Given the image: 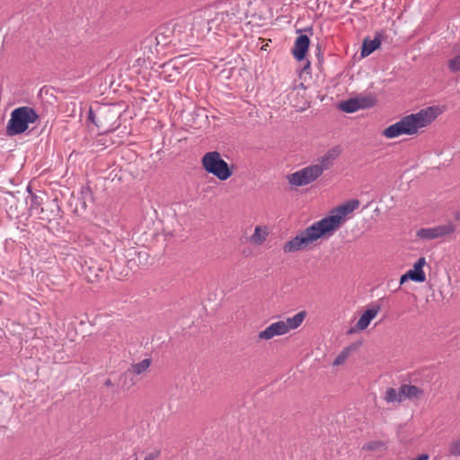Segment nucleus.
Here are the masks:
<instances>
[{
	"label": "nucleus",
	"mask_w": 460,
	"mask_h": 460,
	"mask_svg": "<svg viewBox=\"0 0 460 460\" xmlns=\"http://www.w3.org/2000/svg\"><path fill=\"white\" fill-rule=\"evenodd\" d=\"M359 206L358 199H350L338 206L332 214L314 223L299 234L287 242L283 247L285 252H294L307 247L314 241L326 234H331L340 227L343 218L357 209Z\"/></svg>",
	"instance_id": "f257e3e1"
},
{
	"label": "nucleus",
	"mask_w": 460,
	"mask_h": 460,
	"mask_svg": "<svg viewBox=\"0 0 460 460\" xmlns=\"http://www.w3.org/2000/svg\"><path fill=\"white\" fill-rule=\"evenodd\" d=\"M249 0H218L203 8L199 17L207 19V32L226 31Z\"/></svg>",
	"instance_id": "f03ea898"
},
{
	"label": "nucleus",
	"mask_w": 460,
	"mask_h": 460,
	"mask_svg": "<svg viewBox=\"0 0 460 460\" xmlns=\"http://www.w3.org/2000/svg\"><path fill=\"white\" fill-rule=\"evenodd\" d=\"M433 107H428L420 110L417 113H412L402 117L399 121L388 126L383 135L387 138H395L401 135H414L421 128L429 125L436 118Z\"/></svg>",
	"instance_id": "7ed1b4c3"
},
{
	"label": "nucleus",
	"mask_w": 460,
	"mask_h": 460,
	"mask_svg": "<svg viewBox=\"0 0 460 460\" xmlns=\"http://www.w3.org/2000/svg\"><path fill=\"white\" fill-rule=\"evenodd\" d=\"M179 41V35L175 34L173 26L164 24L142 41L141 49L144 50V54H146V49L152 53V47L155 46L156 52H159L158 47L162 49L169 46L175 47Z\"/></svg>",
	"instance_id": "20e7f679"
},
{
	"label": "nucleus",
	"mask_w": 460,
	"mask_h": 460,
	"mask_svg": "<svg viewBox=\"0 0 460 460\" xmlns=\"http://www.w3.org/2000/svg\"><path fill=\"white\" fill-rule=\"evenodd\" d=\"M38 119L39 115L31 107H18L11 112V118L6 126V134L9 137L22 134L28 129L29 124L34 123Z\"/></svg>",
	"instance_id": "39448f33"
},
{
	"label": "nucleus",
	"mask_w": 460,
	"mask_h": 460,
	"mask_svg": "<svg viewBox=\"0 0 460 460\" xmlns=\"http://www.w3.org/2000/svg\"><path fill=\"white\" fill-rule=\"evenodd\" d=\"M202 166L208 173L213 174L220 181H226L233 174L228 164L221 157L217 151L206 153L201 160Z\"/></svg>",
	"instance_id": "423d86ee"
},
{
	"label": "nucleus",
	"mask_w": 460,
	"mask_h": 460,
	"mask_svg": "<svg viewBox=\"0 0 460 460\" xmlns=\"http://www.w3.org/2000/svg\"><path fill=\"white\" fill-rule=\"evenodd\" d=\"M319 172L320 169L311 164L289 174L288 180L291 185L297 187L305 186L318 179L321 176Z\"/></svg>",
	"instance_id": "0eeeda50"
},
{
	"label": "nucleus",
	"mask_w": 460,
	"mask_h": 460,
	"mask_svg": "<svg viewBox=\"0 0 460 460\" xmlns=\"http://www.w3.org/2000/svg\"><path fill=\"white\" fill-rule=\"evenodd\" d=\"M456 226L452 223L438 226L430 228H421L417 232V235L425 240H433L452 234Z\"/></svg>",
	"instance_id": "6e6552de"
},
{
	"label": "nucleus",
	"mask_w": 460,
	"mask_h": 460,
	"mask_svg": "<svg viewBox=\"0 0 460 460\" xmlns=\"http://www.w3.org/2000/svg\"><path fill=\"white\" fill-rule=\"evenodd\" d=\"M341 154V147L340 146H335L330 148L323 156H321L318 160V163L314 164L318 169H320V174L326 170H329L334 164L335 160Z\"/></svg>",
	"instance_id": "1a4fd4ad"
},
{
	"label": "nucleus",
	"mask_w": 460,
	"mask_h": 460,
	"mask_svg": "<svg viewBox=\"0 0 460 460\" xmlns=\"http://www.w3.org/2000/svg\"><path fill=\"white\" fill-rule=\"evenodd\" d=\"M113 113L110 106L98 107L95 111L90 107L88 111V119L91 120L98 128H102L105 125L106 117Z\"/></svg>",
	"instance_id": "9d476101"
},
{
	"label": "nucleus",
	"mask_w": 460,
	"mask_h": 460,
	"mask_svg": "<svg viewBox=\"0 0 460 460\" xmlns=\"http://www.w3.org/2000/svg\"><path fill=\"white\" fill-rule=\"evenodd\" d=\"M310 46V39L308 35L300 34L296 37L294 47L292 49V55L297 61L305 59Z\"/></svg>",
	"instance_id": "9b49d317"
},
{
	"label": "nucleus",
	"mask_w": 460,
	"mask_h": 460,
	"mask_svg": "<svg viewBox=\"0 0 460 460\" xmlns=\"http://www.w3.org/2000/svg\"><path fill=\"white\" fill-rule=\"evenodd\" d=\"M288 333V328L284 324V321H279L272 323L265 330L261 331L258 334L260 340L269 341L275 336H280Z\"/></svg>",
	"instance_id": "f8f14e48"
},
{
	"label": "nucleus",
	"mask_w": 460,
	"mask_h": 460,
	"mask_svg": "<svg viewBox=\"0 0 460 460\" xmlns=\"http://www.w3.org/2000/svg\"><path fill=\"white\" fill-rule=\"evenodd\" d=\"M162 68L159 76L168 83H175L180 75V69L172 61L164 63L160 66Z\"/></svg>",
	"instance_id": "ddd939ff"
},
{
	"label": "nucleus",
	"mask_w": 460,
	"mask_h": 460,
	"mask_svg": "<svg viewBox=\"0 0 460 460\" xmlns=\"http://www.w3.org/2000/svg\"><path fill=\"white\" fill-rule=\"evenodd\" d=\"M380 310V305H373L371 307L367 308L358 319L356 324L357 328L361 331L367 329Z\"/></svg>",
	"instance_id": "4468645a"
},
{
	"label": "nucleus",
	"mask_w": 460,
	"mask_h": 460,
	"mask_svg": "<svg viewBox=\"0 0 460 460\" xmlns=\"http://www.w3.org/2000/svg\"><path fill=\"white\" fill-rule=\"evenodd\" d=\"M426 264V259L424 257H420L414 263L413 268L407 271L410 274L411 280L421 283L426 280V275L423 270V267Z\"/></svg>",
	"instance_id": "2eb2a0df"
},
{
	"label": "nucleus",
	"mask_w": 460,
	"mask_h": 460,
	"mask_svg": "<svg viewBox=\"0 0 460 460\" xmlns=\"http://www.w3.org/2000/svg\"><path fill=\"white\" fill-rule=\"evenodd\" d=\"M381 46L380 34L375 36L373 40L366 39L363 41L360 56L366 58Z\"/></svg>",
	"instance_id": "dca6fc26"
},
{
	"label": "nucleus",
	"mask_w": 460,
	"mask_h": 460,
	"mask_svg": "<svg viewBox=\"0 0 460 460\" xmlns=\"http://www.w3.org/2000/svg\"><path fill=\"white\" fill-rule=\"evenodd\" d=\"M150 365V358H145L140 362L132 364L131 367L128 369V371L124 374V378H127L128 376L131 375H141L142 373L147 370Z\"/></svg>",
	"instance_id": "f3484780"
},
{
	"label": "nucleus",
	"mask_w": 460,
	"mask_h": 460,
	"mask_svg": "<svg viewBox=\"0 0 460 460\" xmlns=\"http://www.w3.org/2000/svg\"><path fill=\"white\" fill-rule=\"evenodd\" d=\"M305 316L306 313L305 311H301L296 314L294 316L287 318L286 321H284V324L288 328V332L291 330L298 328L304 322Z\"/></svg>",
	"instance_id": "a211bd4d"
},
{
	"label": "nucleus",
	"mask_w": 460,
	"mask_h": 460,
	"mask_svg": "<svg viewBox=\"0 0 460 460\" xmlns=\"http://www.w3.org/2000/svg\"><path fill=\"white\" fill-rule=\"evenodd\" d=\"M401 394H402V400L405 398L413 399L420 397L423 391L416 385H401Z\"/></svg>",
	"instance_id": "6ab92c4d"
},
{
	"label": "nucleus",
	"mask_w": 460,
	"mask_h": 460,
	"mask_svg": "<svg viewBox=\"0 0 460 460\" xmlns=\"http://www.w3.org/2000/svg\"><path fill=\"white\" fill-rule=\"evenodd\" d=\"M339 108L346 113H353L360 110V105H358V101L355 97L341 102L339 105Z\"/></svg>",
	"instance_id": "aec40b11"
},
{
	"label": "nucleus",
	"mask_w": 460,
	"mask_h": 460,
	"mask_svg": "<svg viewBox=\"0 0 460 460\" xmlns=\"http://www.w3.org/2000/svg\"><path fill=\"white\" fill-rule=\"evenodd\" d=\"M358 101L360 109H367L373 107L376 103V98L373 93L359 94L356 97Z\"/></svg>",
	"instance_id": "412c9836"
},
{
	"label": "nucleus",
	"mask_w": 460,
	"mask_h": 460,
	"mask_svg": "<svg viewBox=\"0 0 460 460\" xmlns=\"http://www.w3.org/2000/svg\"><path fill=\"white\" fill-rule=\"evenodd\" d=\"M385 400L387 402H400L402 401V394H401V387L397 391L393 387L387 388L385 395Z\"/></svg>",
	"instance_id": "4be33fe9"
},
{
	"label": "nucleus",
	"mask_w": 460,
	"mask_h": 460,
	"mask_svg": "<svg viewBox=\"0 0 460 460\" xmlns=\"http://www.w3.org/2000/svg\"><path fill=\"white\" fill-rule=\"evenodd\" d=\"M203 11L202 9L197 10L193 14V26L198 30L203 31H207V19L199 17V13Z\"/></svg>",
	"instance_id": "5701e85b"
},
{
	"label": "nucleus",
	"mask_w": 460,
	"mask_h": 460,
	"mask_svg": "<svg viewBox=\"0 0 460 460\" xmlns=\"http://www.w3.org/2000/svg\"><path fill=\"white\" fill-rule=\"evenodd\" d=\"M268 233L260 226H256L253 234L251 236V242L256 244H261L265 240Z\"/></svg>",
	"instance_id": "b1692460"
},
{
	"label": "nucleus",
	"mask_w": 460,
	"mask_h": 460,
	"mask_svg": "<svg viewBox=\"0 0 460 460\" xmlns=\"http://www.w3.org/2000/svg\"><path fill=\"white\" fill-rule=\"evenodd\" d=\"M42 199L39 196H37L35 193H31V204H30V210L31 211H38L37 213L40 214V212H43V208H41Z\"/></svg>",
	"instance_id": "393cba45"
},
{
	"label": "nucleus",
	"mask_w": 460,
	"mask_h": 460,
	"mask_svg": "<svg viewBox=\"0 0 460 460\" xmlns=\"http://www.w3.org/2000/svg\"><path fill=\"white\" fill-rule=\"evenodd\" d=\"M81 195L84 204L85 205L87 201L93 200V190L89 185L83 186L81 189Z\"/></svg>",
	"instance_id": "a878e982"
},
{
	"label": "nucleus",
	"mask_w": 460,
	"mask_h": 460,
	"mask_svg": "<svg viewBox=\"0 0 460 460\" xmlns=\"http://www.w3.org/2000/svg\"><path fill=\"white\" fill-rule=\"evenodd\" d=\"M447 66L448 69L453 73L460 71V55L449 59L447 62Z\"/></svg>",
	"instance_id": "bb28decb"
},
{
	"label": "nucleus",
	"mask_w": 460,
	"mask_h": 460,
	"mask_svg": "<svg viewBox=\"0 0 460 460\" xmlns=\"http://www.w3.org/2000/svg\"><path fill=\"white\" fill-rule=\"evenodd\" d=\"M348 355H349V349H343L338 356L337 358H335V360L333 361V365L334 366H339V365H341L342 363L345 362V360L347 359L348 358Z\"/></svg>",
	"instance_id": "cd10ccee"
},
{
	"label": "nucleus",
	"mask_w": 460,
	"mask_h": 460,
	"mask_svg": "<svg viewBox=\"0 0 460 460\" xmlns=\"http://www.w3.org/2000/svg\"><path fill=\"white\" fill-rule=\"evenodd\" d=\"M449 453L454 456H460V439L451 443Z\"/></svg>",
	"instance_id": "c85d7f7f"
},
{
	"label": "nucleus",
	"mask_w": 460,
	"mask_h": 460,
	"mask_svg": "<svg viewBox=\"0 0 460 460\" xmlns=\"http://www.w3.org/2000/svg\"><path fill=\"white\" fill-rule=\"evenodd\" d=\"M146 60L143 58H137L132 65V68H136V72L139 73V69L146 66Z\"/></svg>",
	"instance_id": "c756f323"
},
{
	"label": "nucleus",
	"mask_w": 460,
	"mask_h": 460,
	"mask_svg": "<svg viewBox=\"0 0 460 460\" xmlns=\"http://www.w3.org/2000/svg\"><path fill=\"white\" fill-rule=\"evenodd\" d=\"M381 442L379 441H371L363 446V449L367 450H376L380 447Z\"/></svg>",
	"instance_id": "7c9ffc66"
},
{
	"label": "nucleus",
	"mask_w": 460,
	"mask_h": 460,
	"mask_svg": "<svg viewBox=\"0 0 460 460\" xmlns=\"http://www.w3.org/2000/svg\"><path fill=\"white\" fill-rule=\"evenodd\" d=\"M160 455L159 451H153L146 456L145 460H155Z\"/></svg>",
	"instance_id": "2f4dec72"
},
{
	"label": "nucleus",
	"mask_w": 460,
	"mask_h": 460,
	"mask_svg": "<svg viewBox=\"0 0 460 460\" xmlns=\"http://www.w3.org/2000/svg\"><path fill=\"white\" fill-rule=\"evenodd\" d=\"M315 55L317 56V59H318L319 63H322L323 61V55L322 53L320 44H317V46H316Z\"/></svg>",
	"instance_id": "473e14b6"
},
{
	"label": "nucleus",
	"mask_w": 460,
	"mask_h": 460,
	"mask_svg": "<svg viewBox=\"0 0 460 460\" xmlns=\"http://www.w3.org/2000/svg\"><path fill=\"white\" fill-rule=\"evenodd\" d=\"M410 279H411L410 274H408L407 272L402 274L400 278V285H402L403 283H405L406 281H408Z\"/></svg>",
	"instance_id": "72a5a7b5"
},
{
	"label": "nucleus",
	"mask_w": 460,
	"mask_h": 460,
	"mask_svg": "<svg viewBox=\"0 0 460 460\" xmlns=\"http://www.w3.org/2000/svg\"><path fill=\"white\" fill-rule=\"evenodd\" d=\"M304 31L308 32L310 35H313V28L312 27H307Z\"/></svg>",
	"instance_id": "f704fd0d"
},
{
	"label": "nucleus",
	"mask_w": 460,
	"mask_h": 460,
	"mask_svg": "<svg viewBox=\"0 0 460 460\" xmlns=\"http://www.w3.org/2000/svg\"><path fill=\"white\" fill-rule=\"evenodd\" d=\"M104 385H105L106 386H111V385H112L111 380V379H107V380L105 381Z\"/></svg>",
	"instance_id": "c9c22d12"
},
{
	"label": "nucleus",
	"mask_w": 460,
	"mask_h": 460,
	"mask_svg": "<svg viewBox=\"0 0 460 460\" xmlns=\"http://www.w3.org/2000/svg\"><path fill=\"white\" fill-rule=\"evenodd\" d=\"M455 218H456V220H460V210H459V211H456V212L455 213Z\"/></svg>",
	"instance_id": "e433bc0d"
},
{
	"label": "nucleus",
	"mask_w": 460,
	"mask_h": 460,
	"mask_svg": "<svg viewBox=\"0 0 460 460\" xmlns=\"http://www.w3.org/2000/svg\"><path fill=\"white\" fill-rule=\"evenodd\" d=\"M27 191H28L30 194H31V193H33L30 185H29V186H27Z\"/></svg>",
	"instance_id": "4c0bfd02"
},
{
	"label": "nucleus",
	"mask_w": 460,
	"mask_h": 460,
	"mask_svg": "<svg viewBox=\"0 0 460 460\" xmlns=\"http://www.w3.org/2000/svg\"><path fill=\"white\" fill-rule=\"evenodd\" d=\"M310 66V62L308 61L307 64L305 66L304 70L307 69Z\"/></svg>",
	"instance_id": "58836bf2"
},
{
	"label": "nucleus",
	"mask_w": 460,
	"mask_h": 460,
	"mask_svg": "<svg viewBox=\"0 0 460 460\" xmlns=\"http://www.w3.org/2000/svg\"><path fill=\"white\" fill-rule=\"evenodd\" d=\"M136 383V381L133 380V378L131 377L130 378V385H134Z\"/></svg>",
	"instance_id": "ea45409f"
},
{
	"label": "nucleus",
	"mask_w": 460,
	"mask_h": 460,
	"mask_svg": "<svg viewBox=\"0 0 460 460\" xmlns=\"http://www.w3.org/2000/svg\"><path fill=\"white\" fill-rule=\"evenodd\" d=\"M137 460V459H136Z\"/></svg>",
	"instance_id": "a19ab883"
}]
</instances>
